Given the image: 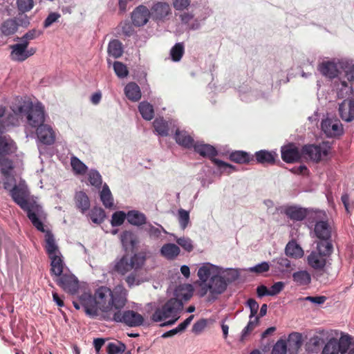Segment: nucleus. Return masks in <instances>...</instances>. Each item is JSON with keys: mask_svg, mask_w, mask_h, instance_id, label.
Returning a JSON list of instances; mask_svg holds the SVG:
<instances>
[{"mask_svg": "<svg viewBox=\"0 0 354 354\" xmlns=\"http://www.w3.org/2000/svg\"><path fill=\"white\" fill-rule=\"evenodd\" d=\"M285 286V283L283 281H278L274 283L269 289L270 296H274L278 295L282 291Z\"/></svg>", "mask_w": 354, "mask_h": 354, "instance_id": "338daca9", "label": "nucleus"}, {"mask_svg": "<svg viewBox=\"0 0 354 354\" xmlns=\"http://www.w3.org/2000/svg\"><path fill=\"white\" fill-rule=\"evenodd\" d=\"M122 309H117L109 320L122 323L129 327H137L143 324L144 317L142 315L132 310L122 311Z\"/></svg>", "mask_w": 354, "mask_h": 354, "instance_id": "1a4fd4ad", "label": "nucleus"}, {"mask_svg": "<svg viewBox=\"0 0 354 354\" xmlns=\"http://www.w3.org/2000/svg\"><path fill=\"white\" fill-rule=\"evenodd\" d=\"M17 30V24L14 19H8L3 23L1 27L2 33L5 35L14 34Z\"/></svg>", "mask_w": 354, "mask_h": 354, "instance_id": "c03bdc74", "label": "nucleus"}, {"mask_svg": "<svg viewBox=\"0 0 354 354\" xmlns=\"http://www.w3.org/2000/svg\"><path fill=\"white\" fill-rule=\"evenodd\" d=\"M339 112L341 118L346 122L354 120V100L347 99L344 100L339 106Z\"/></svg>", "mask_w": 354, "mask_h": 354, "instance_id": "412c9836", "label": "nucleus"}, {"mask_svg": "<svg viewBox=\"0 0 354 354\" xmlns=\"http://www.w3.org/2000/svg\"><path fill=\"white\" fill-rule=\"evenodd\" d=\"M127 219L131 224L138 226L146 221L145 214L136 210L129 211L127 214Z\"/></svg>", "mask_w": 354, "mask_h": 354, "instance_id": "e433bc0d", "label": "nucleus"}, {"mask_svg": "<svg viewBox=\"0 0 354 354\" xmlns=\"http://www.w3.org/2000/svg\"><path fill=\"white\" fill-rule=\"evenodd\" d=\"M344 61H326L319 65L318 70L320 73L329 78H334L339 73V70L343 68Z\"/></svg>", "mask_w": 354, "mask_h": 354, "instance_id": "dca6fc26", "label": "nucleus"}, {"mask_svg": "<svg viewBox=\"0 0 354 354\" xmlns=\"http://www.w3.org/2000/svg\"><path fill=\"white\" fill-rule=\"evenodd\" d=\"M60 17L61 15L57 12L50 13L44 22V26L45 28L50 26L54 22L57 21Z\"/></svg>", "mask_w": 354, "mask_h": 354, "instance_id": "774afa93", "label": "nucleus"}, {"mask_svg": "<svg viewBox=\"0 0 354 354\" xmlns=\"http://www.w3.org/2000/svg\"><path fill=\"white\" fill-rule=\"evenodd\" d=\"M13 169L12 162L8 158H1L0 159V171L2 176L3 187L6 189L12 187L15 182V178L12 174Z\"/></svg>", "mask_w": 354, "mask_h": 354, "instance_id": "2eb2a0df", "label": "nucleus"}, {"mask_svg": "<svg viewBox=\"0 0 354 354\" xmlns=\"http://www.w3.org/2000/svg\"><path fill=\"white\" fill-rule=\"evenodd\" d=\"M299 301H308L313 304H317V305H321L323 304L326 300V297L325 296H317V297H311L308 296L306 297H301L299 299Z\"/></svg>", "mask_w": 354, "mask_h": 354, "instance_id": "0e129e2a", "label": "nucleus"}, {"mask_svg": "<svg viewBox=\"0 0 354 354\" xmlns=\"http://www.w3.org/2000/svg\"><path fill=\"white\" fill-rule=\"evenodd\" d=\"M145 230L148 232L151 237L155 239L158 238L162 232H166L165 229L160 225H158V226L156 227L150 223L146 225Z\"/></svg>", "mask_w": 354, "mask_h": 354, "instance_id": "8fccbe9b", "label": "nucleus"}, {"mask_svg": "<svg viewBox=\"0 0 354 354\" xmlns=\"http://www.w3.org/2000/svg\"><path fill=\"white\" fill-rule=\"evenodd\" d=\"M286 254L294 259H299L304 256L302 248L295 241L289 242L285 248Z\"/></svg>", "mask_w": 354, "mask_h": 354, "instance_id": "f704fd0d", "label": "nucleus"}, {"mask_svg": "<svg viewBox=\"0 0 354 354\" xmlns=\"http://www.w3.org/2000/svg\"><path fill=\"white\" fill-rule=\"evenodd\" d=\"M281 158L286 162H293L300 158L298 148L294 145H288L281 149Z\"/></svg>", "mask_w": 354, "mask_h": 354, "instance_id": "393cba45", "label": "nucleus"}, {"mask_svg": "<svg viewBox=\"0 0 354 354\" xmlns=\"http://www.w3.org/2000/svg\"><path fill=\"white\" fill-rule=\"evenodd\" d=\"M286 214L290 218L295 221H301L306 216V209L297 207L287 208Z\"/></svg>", "mask_w": 354, "mask_h": 354, "instance_id": "4c0bfd02", "label": "nucleus"}, {"mask_svg": "<svg viewBox=\"0 0 354 354\" xmlns=\"http://www.w3.org/2000/svg\"><path fill=\"white\" fill-rule=\"evenodd\" d=\"M194 318V315H190L183 322L180 324L176 328L170 330L167 332L164 333L162 335V338H167L176 335L178 333H181L185 330V328L189 325Z\"/></svg>", "mask_w": 354, "mask_h": 354, "instance_id": "58836bf2", "label": "nucleus"}, {"mask_svg": "<svg viewBox=\"0 0 354 354\" xmlns=\"http://www.w3.org/2000/svg\"><path fill=\"white\" fill-rule=\"evenodd\" d=\"M223 272L224 273L222 274V277L223 279L227 281V284L229 282H232L234 280H236L238 277V272L236 270L233 269H223Z\"/></svg>", "mask_w": 354, "mask_h": 354, "instance_id": "e2e57ef3", "label": "nucleus"}, {"mask_svg": "<svg viewBox=\"0 0 354 354\" xmlns=\"http://www.w3.org/2000/svg\"><path fill=\"white\" fill-rule=\"evenodd\" d=\"M76 206L82 213L84 214L90 207V201L88 196L83 192H79L75 194Z\"/></svg>", "mask_w": 354, "mask_h": 354, "instance_id": "72a5a7b5", "label": "nucleus"}, {"mask_svg": "<svg viewBox=\"0 0 354 354\" xmlns=\"http://www.w3.org/2000/svg\"><path fill=\"white\" fill-rule=\"evenodd\" d=\"M37 136L39 140L44 145H53L56 138V133L51 126L42 124L37 128Z\"/></svg>", "mask_w": 354, "mask_h": 354, "instance_id": "6ab92c4d", "label": "nucleus"}, {"mask_svg": "<svg viewBox=\"0 0 354 354\" xmlns=\"http://www.w3.org/2000/svg\"><path fill=\"white\" fill-rule=\"evenodd\" d=\"M29 41H21V43L15 44L10 46L11 49L10 59L14 62H21L33 55L36 49L28 48Z\"/></svg>", "mask_w": 354, "mask_h": 354, "instance_id": "ddd939ff", "label": "nucleus"}, {"mask_svg": "<svg viewBox=\"0 0 354 354\" xmlns=\"http://www.w3.org/2000/svg\"><path fill=\"white\" fill-rule=\"evenodd\" d=\"M71 165L73 171L77 174H83L86 171V166L77 158H71Z\"/></svg>", "mask_w": 354, "mask_h": 354, "instance_id": "09e8293b", "label": "nucleus"}, {"mask_svg": "<svg viewBox=\"0 0 354 354\" xmlns=\"http://www.w3.org/2000/svg\"><path fill=\"white\" fill-rule=\"evenodd\" d=\"M17 8L21 12L30 11L34 6L33 0H17Z\"/></svg>", "mask_w": 354, "mask_h": 354, "instance_id": "5fc2aeb1", "label": "nucleus"}, {"mask_svg": "<svg viewBox=\"0 0 354 354\" xmlns=\"http://www.w3.org/2000/svg\"><path fill=\"white\" fill-rule=\"evenodd\" d=\"M126 349L124 344L120 342H110L106 346V351L108 354H121Z\"/></svg>", "mask_w": 354, "mask_h": 354, "instance_id": "a18cd8bd", "label": "nucleus"}, {"mask_svg": "<svg viewBox=\"0 0 354 354\" xmlns=\"http://www.w3.org/2000/svg\"><path fill=\"white\" fill-rule=\"evenodd\" d=\"M294 282L299 286H308L311 282V276L306 270H300L292 274Z\"/></svg>", "mask_w": 354, "mask_h": 354, "instance_id": "473e14b6", "label": "nucleus"}, {"mask_svg": "<svg viewBox=\"0 0 354 354\" xmlns=\"http://www.w3.org/2000/svg\"><path fill=\"white\" fill-rule=\"evenodd\" d=\"M250 320L247 326L243 328L241 334V339H243L248 335H249L258 325L259 317H254L253 318L249 317Z\"/></svg>", "mask_w": 354, "mask_h": 354, "instance_id": "3c124183", "label": "nucleus"}, {"mask_svg": "<svg viewBox=\"0 0 354 354\" xmlns=\"http://www.w3.org/2000/svg\"><path fill=\"white\" fill-rule=\"evenodd\" d=\"M223 268L210 263H203L197 273L198 295L203 297L208 294L209 300H215L227 288V281L222 277Z\"/></svg>", "mask_w": 354, "mask_h": 354, "instance_id": "f03ea898", "label": "nucleus"}, {"mask_svg": "<svg viewBox=\"0 0 354 354\" xmlns=\"http://www.w3.org/2000/svg\"><path fill=\"white\" fill-rule=\"evenodd\" d=\"M59 277L56 280L57 284L66 292L75 294L79 288L78 280L75 275L71 273H64Z\"/></svg>", "mask_w": 354, "mask_h": 354, "instance_id": "f3484780", "label": "nucleus"}, {"mask_svg": "<svg viewBox=\"0 0 354 354\" xmlns=\"http://www.w3.org/2000/svg\"><path fill=\"white\" fill-rule=\"evenodd\" d=\"M128 291L123 286H117L113 290L106 286L95 289L94 295L84 291L73 301L74 307H82L86 315L94 317L101 313L104 319L109 320L117 309L123 308L127 303Z\"/></svg>", "mask_w": 354, "mask_h": 354, "instance_id": "f257e3e1", "label": "nucleus"}, {"mask_svg": "<svg viewBox=\"0 0 354 354\" xmlns=\"http://www.w3.org/2000/svg\"><path fill=\"white\" fill-rule=\"evenodd\" d=\"M230 158L232 161L237 163H246L250 161V156L248 153L242 151H237L230 154Z\"/></svg>", "mask_w": 354, "mask_h": 354, "instance_id": "49530a36", "label": "nucleus"}, {"mask_svg": "<svg viewBox=\"0 0 354 354\" xmlns=\"http://www.w3.org/2000/svg\"><path fill=\"white\" fill-rule=\"evenodd\" d=\"M87 216L93 223L100 224L104 220L105 213L102 208L95 207L90 211Z\"/></svg>", "mask_w": 354, "mask_h": 354, "instance_id": "79ce46f5", "label": "nucleus"}, {"mask_svg": "<svg viewBox=\"0 0 354 354\" xmlns=\"http://www.w3.org/2000/svg\"><path fill=\"white\" fill-rule=\"evenodd\" d=\"M100 199L106 207L111 208L113 207V198L111 192L106 184L103 185L102 189L100 192Z\"/></svg>", "mask_w": 354, "mask_h": 354, "instance_id": "a19ab883", "label": "nucleus"}, {"mask_svg": "<svg viewBox=\"0 0 354 354\" xmlns=\"http://www.w3.org/2000/svg\"><path fill=\"white\" fill-rule=\"evenodd\" d=\"M149 11L151 18L156 22L165 21L171 15V6L167 1H154Z\"/></svg>", "mask_w": 354, "mask_h": 354, "instance_id": "4468645a", "label": "nucleus"}, {"mask_svg": "<svg viewBox=\"0 0 354 354\" xmlns=\"http://www.w3.org/2000/svg\"><path fill=\"white\" fill-rule=\"evenodd\" d=\"M270 269V264L268 262H262L250 268V270L256 273H263L268 271Z\"/></svg>", "mask_w": 354, "mask_h": 354, "instance_id": "69168bd1", "label": "nucleus"}, {"mask_svg": "<svg viewBox=\"0 0 354 354\" xmlns=\"http://www.w3.org/2000/svg\"><path fill=\"white\" fill-rule=\"evenodd\" d=\"M180 248L174 243H166L160 249V254L168 260L176 259L180 254Z\"/></svg>", "mask_w": 354, "mask_h": 354, "instance_id": "cd10ccee", "label": "nucleus"}, {"mask_svg": "<svg viewBox=\"0 0 354 354\" xmlns=\"http://www.w3.org/2000/svg\"><path fill=\"white\" fill-rule=\"evenodd\" d=\"M124 93L127 97L133 102H138L141 98V91L139 86L135 82H130L124 87Z\"/></svg>", "mask_w": 354, "mask_h": 354, "instance_id": "c756f323", "label": "nucleus"}, {"mask_svg": "<svg viewBox=\"0 0 354 354\" xmlns=\"http://www.w3.org/2000/svg\"><path fill=\"white\" fill-rule=\"evenodd\" d=\"M351 336L342 334L339 339L330 338L323 347L322 354H345L349 346Z\"/></svg>", "mask_w": 354, "mask_h": 354, "instance_id": "9d476101", "label": "nucleus"}, {"mask_svg": "<svg viewBox=\"0 0 354 354\" xmlns=\"http://www.w3.org/2000/svg\"><path fill=\"white\" fill-rule=\"evenodd\" d=\"M125 218H127V215L122 211L115 212L111 218V225L113 226H120L121 225Z\"/></svg>", "mask_w": 354, "mask_h": 354, "instance_id": "680f3d73", "label": "nucleus"}, {"mask_svg": "<svg viewBox=\"0 0 354 354\" xmlns=\"http://www.w3.org/2000/svg\"><path fill=\"white\" fill-rule=\"evenodd\" d=\"M321 127L328 137H335L343 133L342 124L337 119L326 118L322 121Z\"/></svg>", "mask_w": 354, "mask_h": 354, "instance_id": "a211bd4d", "label": "nucleus"}, {"mask_svg": "<svg viewBox=\"0 0 354 354\" xmlns=\"http://www.w3.org/2000/svg\"><path fill=\"white\" fill-rule=\"evenodd\" d=\"M183 46L182 44H176L171 50V55L174 61H179L183 54Z\"/></svg>", "mask_w": 354, "mask_h": 354, "instance_id": "13d9d810", "label": "nucleus"}, {"mask_svg": "<svg viewBox=\"0 0 354 354\" xmlns=\"http://www.w3.org/2000/svg\"><path fill=\"white\" fill-rule=\"evenodd\" d=\"M149 17H151L149 9L145 6H138L133 10L131 15L133 24L136 26L145 25L148 22Z\"/></svg>", "mask_w": 354, "mask_h": 354, "instance_id": "aec40b11", "label": "nucleus"}, {"mask_svg": "<svg viewBox=\"0 0 354 354\" xmlns=\"http://www.w3.org/2000/svg\"><path fill=\"white\" fill-rule=\"evenodd\" d=\"M13 111L22 118H25L27 125L32 128H38L45 121L44 106L39 102L24 100Z\"/></svg>", "mask_w": 354, "mask_h": 354, "instance_id": "20e7f679", "label": "nucleus"}, {"mask_svg": "<svg viewBox=\"0 0 354 354\" xmlns=\"http://www.w3.org/2000/svg\"><path fill=\"white\" fill-rule=\"evenodd\" d=\"M256 160L261 164H273L277 154L273 151L261 150L255 153Z\"/></svg>", "mask_w": 354, "mask_h": 354, "instance_id": "7c9ffc66", "label": "nucleus"}, {"mask_svg": "<svg viewBox=\"0 0 354 354\" xmlns=\"http://www.w3.org/2000/svg\"><path fill=\"white\" fill-rule=\"evenodd\" d=\"M138 109L145 120H151L153 118V108L149 102H142L138 106Z\"/></svg>", "mask_w": 354, "mask_h": 354, "instance_id": "37998d69", "label": "nucleus"}, {"mask_svg": "<svg viewBox=\"0 0 354 354\" xmlns=\"http://www.w3.org/2000/svg\"><path fill=\"white\" fill-rule=\"evenodd\" d=\"M123 53L122 44L117 39L111 41L108 46V53L114 58L120 57Z\"/></svg>", "mask_w": 354, "mask_h": 354, "instance_id": "ea45409f", "label": "nucleus"}, {"mask_svg": "<svg viewBox=\"0 0 354 354\" xmlns=\"http://www.w3.org/2000/svg\"><path fill=\"white\" fill-rule=\"evenodd\" d=\"M17 147L15 142L8 136L3 135L0 131V157L15 153Z\"/></svg>", "mask_w": 354, "mask_h": 354, "instance_id": "4be33fe9", "label": "nucleus"}, {"mask_svg": "<svg viewBox=\"0 0 354 354\" xmlns=\"http://www.w3.org/2000/svg\"><path fill=\"white\" fill-rule=\"evenodd\" d=\"M88 180L93 186L100 187L102 185V176L97 171H91L88 174Z\"/></svg>", "mask_w": 354, "mask_h": 354, "instance_id": "4d7b16f0", "label": "nucleus"}, {"mask_svg": "<svg viewBox=\"0 0 354 354\" xmlns=\"http://www.w3.org/2000/svg\"><path fill=\"white\" fill-rule=\"evenodd\" d=\"M153 124L155 131L160 136H168L170 129L176 127L174 121L167 122L162 118H156Z\"/></svg>", "mask_w": 354, "mask_h": 354, "instance_id": "b1692460", "label": "nucleus"}, {"mask_svg": "<svg viewBox=\"0 0 354 354\" xmlns=\"http://www.w3.org/2000/svg\"><path fill=\"white\" fill-rule=\"evenodd\" d=\"M178 220L181 229L185 230L189 223V213L184 209L178 211Z\"/></svg>", "mask_w": 354, "mask_h": 354, "instance_id": "de8ad7c7", "label": "nucleus"}, {"mask_svg": "<svg viewBox=\"0 0 354 354\" xmlns=\"http://www.w3.org/2000/svg\"><path fill=\"white\" fill-rule=\"evenodd\" d=\"M287 352V344L284 340H279L273 346L272 354H286Z\"/></svg>", "mask_w": 354, "mask_h": 354, "instance_id": "bf43d9fd", "label": "nucleus"}, {"mask_svg": "<svg viewBox=\"0 0 354 354\" xmlns=\"http://www.w3.org/2000/svg\"><path fill=\"white\" fill-rule=\"evenodd\" d=\"M176 243L187 252H191L194 249L192 241L188 237H180L176 240Z\"/></svg>", "mask_w": 354, "mask_h": 354, "instance_id": "6e6d98bb", "label": "nucleus"}, {"mask_svg": "<svg viewBox=\"0 0 354 354\" xmlns=\"http://www.w3.org/2000/svg\"><path fill=\"white\" fill-rule=\"evenodd\" d=\"M113 69L117 76L120 78H124L128 75L129 71L127 66L120 62H115L113 63Z\"/></svg>", "mask_w": 354, "mask_h": 354, "instance_id": "603ef678", "label": "nucleus"}, {"mask_svg": "<svg viewBox=\"0 0 354 354\" xmlns=\"http://www.w3.org/2000/svg\"><path fill=\"white\" fill-rule=\"evenodd\" d=\"M191 3V0H172V6L177 11L187 10Z\"/></svg>", "mask_w": 354, "mask_h": 354, "instance_id": "052dcab7", "label": "nucleus"}, {"mask_svg": "<svg viewBox=\"0 0 354 354\" xmlns=\"http://www.w3.org/2000/svg\"><path fill=\"white\" fill-rule=\"evenodd\" d=\"M174 138L176 142L184 147L191 148L194 145L193 138L186 131H180L177 129Z\"/></svg>", "mask_w": 354, "mask_h": 354, "instance_id": "bb28decb", "label": "nucleus"}, {"mask_svg": "<svg viewBox=\"0 0 354 354\" xmlns=\"http://www.w3.org/2000/svg\"><path fill=\"white\" fill-rule=\"evenodd\" d=\"M192 147H194V151L201 156L210 158L212 161L221 170V172L230 174L235 171L234 166L214 158L217 154V151L213 146L198 142L194 143Z\"/></svg>", "mask_w": 354, "mask_h": 354, "instance_id": "0eeeda50", "label": "nucleus"}, {"mask_svg": "<svg viewBox=\"0 0 354 354\" xmlns=\"http://www.w3.org/2000/svg\"><path fill=\"white\" fill-rule=\"evenodd\" d=\"M49 258L50 259L51 274L56 277H59L63 274L65 265L61 253L49 257Z\"/></svg>", "mask_w": 354, "mask_h": 354, "instance_id": "a878e982", "label": "nucleus"}, {"mask_svg": "<svg viewBox=\"0 0 354 354\" xmlns=\"http://www.w3.org/2000/svg\"><path fill=\"white\" fill-rule=\"evenodd\" d=\"M313 219L315 221L314 232L317 238L322 239V242H329L331 235V227L328 223L327 216L324 211H315Z\"/></svg>", "mask_w": 354, "mask_h": 354, "instance_id": "9b49d317", "label": "nucleus"}, {"mask_svg": "<svg viewBox=\"0 0 354 354\" xmlns=\"http://www.w3.org/2000/svg\"><path fill=\"white\" fill-rule=\"evenodd\" d=\"M342 70L345 73V76L349 81H354V63L344 61Z\"/></svg>", "mask_w": 354, "mask_h": 354, "instance_id": "864d4df0", "label": "nucleus"}, {"mask_svg": "<svg viewBox=\"0 0 354 354\" xmlns=\"http://www.w3.org/2000/svg\"><path fill=\"white\" fill-rule=\"evenodd\" d=\"M331 147L328 142H324L318 145H305L302 153L315 162L326 159L330 153Z\"/></svg>", "mask_w": 354, "mask_h": 354, "instance_id": "f8f14e48", "label": "nucleus"}, {"mask_svg": "<svg viewBox=\"0 0 354 354\" xmlns=\"http://www.w3.org/2000/svg\"><path fill=\"white\" fill-rule=\"evenodd\" d=\"M12 200L27 212L28 218L32 225L41 232H44L42 221L46 218V214L42 207L30 196L27 185L24 181L8 189Z\"/></svg>", "mask_w": 354, "mask_h": 354, "instance_id": "7ed1b4c3", "label": "nucleus"}, {"mask_svg": "<svg viewBox=\"0 0 354 354\" xmlns=\"http://www.w3.org/2000/svg\"><path fill=\"white\" fill-rule=\"evenodd\" d=\"M120 240L125 250L133 248L137 243L136 235L129 231H124L120 235Z\"/></svg>", "mask_w": 354, "mask_h": 354, "instance_id": "c9c22d12", "label": "nucleus"}, {"mask_svg": "<svg viewBox=\"0 0 354 354\" xmlns=\"http://www.w3.org/2000/svg\"><path fill=\"white\" fill-rule=\"evenodd\" d=\"M44 230H45L44 228ZM45 234V248L48 257H51L56 254H59L60 252L55 243L54 236L48 230H44Z\"/></svg>", "mask_w": 354, "mask_h": 354, "instance_id": "c85d7f7f", "label": "nucleus"}, {"mask_svg": "<svg viewBox=\"0 0 354 354\" xmlns=\"http://www.w3.org/2000/svg\"><path fill=\"white\" fill-rule=\"evenodd\" d=\"M272 268L276 273H287L294 270L290 260L284 257L275 258L272 260Z\"/></svg>", "mask_w": 354, "mask_h": 354, "instance_id": "5701e85b", "label": "nucleus"}, {"mask_svg": "<svg viewBox=\"0 0 354 354\" xmlns=\"http://www.w3.org/2000/svg\"><path fill=\"white\" fill-rule=\"evenodd\" d=\"M145 261V258L140 254L133 256L124 255L115 264V270L122 275L131 272H136L140 269Z\"/></svg>", "mask_w": 354, "mask_h": 354, "instance_id": "6e6552de", "label": "nucleus"}, {"mask_svg": "<svg viewBox=\"0 0 354 354\" xmlns=\"http://www.w3.org/2000/svg\"><path fill=\"white\" fill-rule=\"evenodd\" d=\"M183 308V302L178 299L173 298L166 302L161 308H158L151 316V320L160 322L170 319L160 326L174 324L180 317L179 313Z\"/></svg>", "mask_w": 354, "mask_h": 354, "instance_id": "39448f33", "label": "nucleus"}, {"mask_svg": "<svg viewBox=\"0 0 354 354\" xmlns=\"http://www.w3.org/2000/svg\"><path fill=\"white\" fill-rule=\"evenodd\" d=\"M287 347L292 353H297L302 345L301 336L298 333H291L287 341Z\"/></svg>", "mask_w": 354, "mask_h": 354, "instance_id": "2f4dec72", "label": "nucleus"}, {"mask_svg": "<svg viewBox=\"0 0 354 354\" xmlns=\"http://www.w3.org/2000/svg\"><path fill=\"white\" fill-rule=\"evenodd\" d=\"M333 252L330 242H319L315 250L311 252L308 257V265L315 270H321L326 263V259Z\"/></svg>", "mask_w": 354, "mask_h": 354, "instance_id": "423d86ee", "label": "nucleus"}]
</instances>
